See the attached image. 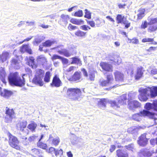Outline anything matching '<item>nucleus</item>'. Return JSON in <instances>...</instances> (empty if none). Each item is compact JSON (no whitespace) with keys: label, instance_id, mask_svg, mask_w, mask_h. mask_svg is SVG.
<instances>
[{"label":"nucleus","instance_id":"5fc2aeb1","mask_svg":"<svg viewBox=\"0 0 157 157\" xmlns=\"http://www.w3.org/2000/svg\"><path fill=\"white\" fill-rule=\"evenodd\" d=\"M96 22V24L97 27H100L102 25V20L101 19L98 18L95 20Z\"/></svg>","mask_w":157,"mask_h":157},{"label":"nucleus","instance_id":"ea45409f","mask_svg":"<svg viewBox=\"0 0 157 157\" xmlns=\"http://www.w3.org/2000/svg\"><path fill=\"white\" fill-rule=\"evenodd\" d=\"M51 75H52L49 71L47 72L44 77V81L46 82H49Z\"/></svg>","mask_w":157,"mask_h":157},{"label":"nucleus","instance_id":"f704fd0d","mask_svg":"<svg viewBox=\"0 0 157 157\" xmlns=\"http://www.w3.org/2000/svg\"><path fill=\"white\" fill-rule=\"evenodd\" d=\"M37 62L41 63L42 65L46 62V59L44 56L41 55L38 56L37 58Z\"/></svg>","mask_w":157,"mask_h":157},{"label":"nucleus","instance_id":"aec40b11","mask_svg":"<svg viewBox=\"0 0 157 157\" xmlns=\"http://www.w3.org/2000/svg\"><path fill=\"white\" fill-rule=\"evenodd\" d=\"M27 122L26 121H22L18 122L16 125L17 129L18 130H20L22 132L24 130V128L26 127Z\"/></svg>","mask_w":157,"mask_h":157},{"label":"nucleus","instance_id":"69168bd1","mask_svg":"<svg viewBox=\"0 0 157 157\" xmlns=\"http://www.w3.org/2000/svg\"><path fill=\"white\" fill-rule=\"evenodd\" d=\"M77 28L76 26H73L71 24H70L68 27V29L70 30H74Z\"/></svg>","mask_w":157,"mask_h":157},{"label":"nucleus","instance_id":"a18cd8bd","mask_svg":"<svg viewBox=\"0 0 157 157\" xmlns=\"http://www.w3.org/2000/svg\"><path fill=\"white\" fill-rule=\"evenodd\" d=\"M37 146L39 147L46 150L47 147V146L46 144L42 143L40 141L38 142L37 143Z\"/></svg>","mask_w":157,"mask_h":157},{"label":"nucleus","instance_id":"052dcab7","mask_svg":"<svg viewBox=\"0 0 157 157\" xmlns=\"http://www.w3.org/2000/svg\"><path fill=\"white\" fill-rule=\"evenodd\" d=\"M82 10H79L75 12L74 16L77 17H81L82 15Z\"/></svg>","mask_w":157,"mask_h":157},{"label":"nucleus","instance_id":"338daca9","mask_svg":"<svg viewBox=\"0 0 157 157\" xmlns=\"http://www.w3.org/2000/svg\"><path fill=\"white\" fill-rule=\"evenodd\" d=\"M87 23L91 27H94L95 26V22L93 21H87Z\"/></svg>","mask_w":157,"mask_h":157},{"label":"nucleus","instance_id":"e433bc0d","mask_svg":"<svg viewBox=\"0 0 157 157\" xmlns=\"http://www.w3.org/2000/svg\"><path fill=\"white\" fill-rule=\"evenodd\" d=\"M60 20L65 24L68 23V20L70 19L69 16L68 15H65L64 14H62L61 16Z\"/></svg>","mask_w":157,"mask_h":157},{"label":"nucleus","instance_id":"de8ad7c7","mask_svg":"<svg viewBox=\"0 0 157 157\" xmlns=\"http://www.w3.org/2000/svg\"><path fill=\"white\" fill-rule=\"evenodd\" d=\"M139 129V127H137L136 126H133L128 128V131L129 132L132 133L134 132V131H137Z\"/></svg>","mask_w":157,"mask_h":157},{"label":"nucleus","instance_id":"39448f33","mask_svg":"<svg viewBox=\"0 0 157 157\" xmlns=\"http://www.w3.org/2000/svg\"><path fill=\"white\" fill-rule=\"evenodd\" d=\"M107 80H100V85L101 86H109L110 88H114L115 86V85H112L114 82L113 77L112 75H107Z\"/></svg>","mask_w":157,"mask_h":157},{"label":"nucleus","instance_id":"09e8293b","mask_svg":"<svg viewBox=\"0 0 157 157\" xmlns=\"http://www.w3.org/2000/svg\"><path fill=\"white\" fill-rule=\"evenodd\" d=\"M136 95V92H131L129 93L128 95V99L130 100L134 99Z\"/></svg>","mask_w":157,"mask_h":157},{"label":"nucleus","instance_id":"cd10ccee","mask_svg":"<svg viewBox=\"0 0 157 157\" xmlns=\"http://www.w3.org/2000/svg\"><path fill=\"white\" fill-rule=\"evenodd\" d=\"M106 99L105 98L101 99H100V100L98 101V105L101 108L104 109L106 106Z\"/></svg>","mask_w":157,"mask_h":157},{"label":"nucleus","instance_id":"c85d7f7f","mask_svg":"<svg viewBox=\"0 0 157 157\" xmlns=\"http://www.w3.org/2000/svg\"><path fill=\"white\" fill-rule=\"evenodd\" d=\"M135 69V67L132 65H130L128 68L126 69V71L127 74L129 75H130L131 77H132L134 75V70Z\"/></svg>","mask_w":157,"mask_h":157},{"label":"nucleus","instance_id":"3c124183","mask_svg":"<svg viewBox=\"0 0 157 157\" xmlns=\"http://www.w3.org/2000/svg\"><path fill=\"white\" fill-rule=\"evenodd\" d=\"M86 33L81 31H78L76 32L75 34L78 36L82 37L85 36Z\"/></svg>","mask_w":157,"mask_h":157},{"label":"nucleus","instance_id":"423d86ee","mask_svg":"<svg viewBox=\"0 0 157 157\" xmlns=\"http://www.w3.org/2000/svg\"><path fill=\"white\" fill-rule=\"evenodd\" d=\"M6 115L5 117V121L7 123L11 122L14 117V110L13 109H10L7 107H6Z\"/></svg>","mask_w":157,"mask_h":157},{"label":"nucleus","instance_id":"864d4df0","mask_svg":"<svg viewBox=\"0 0 157 157\" xmlns=\"http://www.w3.org/2000/svg\"><path fill=\"white\" fill-rule=\"evenodd\" d=\"M38 137V136L37 135H33L29 137V138L28 139V140L29 141V142H32L33 141H34Z\"/></svg>","mask_w":157,"mask_h":157},{"label":"nucleus","instance_id":"f8f14e48","mask_svg":"<svg viewBox=\"0 0 157 157\" xmlns=\"http://www.w3.org/2000/svg\"><path fill=\"white\" fill-rule=\"evenodd\" d=\"M144 71V70L142 67H138L137 69L135 75V79L139 80L143 76Z\"/></svg>","mask_w":157,"mask_h":157},{"label":"nucleus","instance_id":"5701e85b","mask_svg":"<svg viewBox=\"0 0 157 157\" xmlns=\"http://www.w3.org/2000/svg\"><path fill=\"white\" fill-rule=\"evenodd\" d=\"M6 76V73L5 71L4 68L0 67V78L3 83L5 84L6 82L5 80V77Z\"/></svg>","mask_w":157,"mask_h":157},{"label":"nucleus","instance_id":"6e6552de","mask_svg":"<svg viewBox=\"0 0 157 157\" xmlns=\"http://www.w3.org/2000/svg\"><path fill=\"white\" fill-rule=\"evenodd\" d=\"M60 55H63L65 56L69 57L71 55V54L66 49L63 48V45L58 46L53 48Z\"/></svg>","mask_w":157,"mask_h":157},{"label":"nucleus","instance_id":"20e7f679","mask_svg":"<svg viewBox=\"0 0 157 157\" xmlns=\"http://www.w3.org/2000/svg\"><path fill=\"white\" fill-rule=\"evenodd\" d=\"M148 116L150 118H153L154 115L152 112L148 111L143 110L140 112L139 113H136L133 114L132 117V119L137 121H140L141 120L142 117Z\"/></svg>","mask_w":157,"mask_h":157},{"label":"nucleus","instance_id":"9b49d317","mask_svg":"<svg viewBox=\"0 0 157 157\" xmlns=\"http://www.w3.org/2000/svg\"><path fill=\"white\" fill-rule=\"evenodd\" d=\"M144 108L148 110L153 109L157 111V100L154 101L152 103L149 102L146 104Z\"/></svg>","mask_w":157,"mask_h":157},{"label":"nucleus","instance_id":"b1692460","mask_svg":"<svg viewBox=\"0 0 157 157\" xmlns=\"http://www.w3.org/2000/svg\"><path fill=\"white\" fill-rule=\"evenodd\" d=\"M138 155L141 157H150L151 155V153L149 151L142 149L139 153Z\"/></svg>","mask_w":157,"mask_h":157},{"label":"nucleus","instance_id":"4c0bfd02","mask_svg":"<svg viewBox=\"0 0 157 157\" xmlns=\"http://www.w3.org/2000/svg\"><path fill=\"white\" fill-rule=\"evenodd\" d=\"M109 103L110 104L111 107L115 109L119 107L120 105H121L119 104L118 101L117 103L115 101H109Z\"/></svg>","mask_w":157,"mask_h":157},{"label":"nucleus","instance_id":"393cba45","mask_svg":"<svg viewBox=\"0 0 157 157\" xmlns=\"http://www.w3.org/2000/svg\"><path fill=\"white\" fill-rule=\"evenodd\" d=\"M9 58V53L8 52H4L0 55V60L2 63L6 61Z\"/></svg>","mask_w":157,"mask_h":157},{"label":"nucleus","instance_id":"603ef678","mask_svg":"<svg viewBox=\"0 0 157 157\" xmlns=\"http://www.w3.org/2000/svg\"><path fill=\"white\" fill-rule=\"evenodd\" d=\"M113 61L117 64H120L121 62V58L119 56H116L115 58Z\"/></svg>","mask_w":157,"mask_h":157},{"label":"nucleus","instance_id":"680f3d73","mask_svg":"<svg viewBox=\"0 0 157 157\" xmlns=\"http://www.w3.org/2000/svg\"><path fill=\"white\" fill-rule=\"evenodd\" d=\"M80 28L85 31H87L88 30V29H91V28L89 26L86 25H84L81 26Z\"/></svg>","mask_w":157,"mask_h":157},{"label":"nucleus","instance_id":"e2e57ef3","mask_svg":"<svg viewBox=\"0 0 157 157\" xmlns=\"http://www.w3.org/2000/svg\"><path fill=\"white\" fill-rule=\"evenodd\" d=\"M153 41V39L150 38H144L142 40L143 42H152Z\"/></svg>","mask_w":157,"mask_h":157},{"label":"nucleus","instance_id":"37998d69","mask_svg":"<svg viewBox=\"0 0 157 157\" xmlns=\"http://www.w3.org/2000/svg\"><path fill=\"white\" fill-rule=\"evenodd\" d=\"M80 78V75L78 72H76L72 76L73 80L76 81H78Z\"/></svg>","mask_w":157,"mask_h":157},{"label":"nucleus","instance_id":"473e14b6","mask_svg":"<svg viewBox=\"0 0 157 157\" xmlns=\"http://www.w3.org/2000/svg\"><path fill=\"white\" fill-rule=\"evenodd\" d=\"M148 21V25H151L156 24L157 23V17L155 18H153L151 17H149L147 18Z\"/></svg>","mask_w":157,"mask_h":157},{"label":"nucleus","instance_id":"9d476101","mask_svg":"<svg viewBox=\"0 0 157 157\" xmlns=\"http://www.w3.org/2000/svg\"><path fill=\"white\" fill-rule=\"evenodd\" d=\"M48 140L51 142L52 144L55 146L58 145L60 142L59 137L58 136L54 137L53 134L49 135Z\"/></svg>","mask_w":157,"mask_h":157},{"label":"nucleus","instance_id":"7ed1b4c3","mask_svg":"<svg viewBox=\"0 0 157 157\" xmlns=\"http://www.w3.org/2000/svg\"><path fill=\"white\" fill-rule=\"evenodd\" d=\"M67 94L70 99L74 100H80L81 91L78 88H69L67 91Z\"/></svg>","mask_w":157,"mask_h":157},{"label":"nucleus","instance_id":"4468645a","mask_svg":"<svg viewBox=\"0 0 157 157\" xmlns=\"http://www.w3.org/2000/svg\"><path fill=\"white\" fill-rule=\"evenodd\" d=\"M147 142V140L146 138V134L144 133L139 138L138 143L140 145L144 146L146 145Z\"/></svg>","mask_w":157,"mask_h":157},{"label":"nucleus","instance_id":"a211bd4d","mask_svg":"<svg viewBox=\"0 0 157 157\" xmlns=\"http://www.w3.org/2000/svg\"><path fill=\"white\" fill-rule=\"evenodd\" d=\"M12 94V92L10 90L4 89L2 90V88L0 87V95L3 97L8 98Z\"/></svg>","mask_w":157,"mask_h":157},{"label":"nucleus","instance_id":"2eb2a0df","mask_svg":"<svg viewBox=\"0 0 157 157\" xmlns=\"http://www.w3.org/2000/svg\"><path fill=\"white\" fill-rule=\"evenodd\" d=\"M28 64L33 68H35L37 67L36 64L34 61V59L33 57H26L25 58Z\"/></svg>","mask_w":157,"mask_h":157},{"label":"nucleus","instance_id":"13d9d810","mask_svg":"<svg viewBox=\"0 0 157 157\" xmlns=\"http://www.w3.org/2000/svg\"><path fill=\"white\" fill-rule=\"evenodd\" d=\"M56 150V149H55V148L52 147H51L48 149H47L46 151L49 153L52 154L53 152H55Z\"/></svg>","mask_w":157,"mask_h":157},{"label":"nucleus","instance_id":"a878e982","mask_svg":"<svg viewBox=\"0 0 157 157\" xmlns=\"http://www.w3.org/2000/svg\"><path fill=\"white\" fill-rule=\"evenodd\" d=\"M20 51L22 53L26 52L29 54H31L32 52V50L29 48V45H23L21 48Z\"/></svg>","mask_w":157,"mask_h":157},{"label":"nucleus","instance_id":"2f4dec72","mask_svg":"<svg viewBox=\"0 0 157 157\" xmlns=\"http://www.w3.org/2000/svg\"><path fill=\"white\" fill-rule=\"evenodd\" d=\"M124 16H122L121 15L118 14L116 17V20L117 21L118 24L123 23L125 24L127 23L126 22L124 21Z\"/></svg>","mask_w":157,"mask_h":157},{"label":"nucleus","instance_id":"6ab92c4d","mask_svg":"<svg viewBox=\"0 0 157 157\" xmlns=\"http://www.w3.org/2000/svg\"><path fill=\"white\" fill-rule=\"evenodd\" d=\"M21 61L17 58H13L11 61V65L12 67L16 69L20 68L21 66Z\"/></svg>","mask_w":157,"mask_h":157},{"label":"nucleus","instance_id":"f03ea898","mask_svg":"<svg viewBox=\"0 0 157 157\" xmlns=\"http://www.w3.org/2000/svg\"><path fill=\"white\" fill-rule=\"evenodd\" d=\"M23 76L21 78L18 73L17 72L10 73L8 77V79L10 84L12 86L21 87L23 86L25 83L24 78Z\"/></svg>","mask_w":157,"mask_h":157},{"label":"nucleus","instance_id":"0e129e2a","mask_svg":"<svg viewBox=\"0 0 157 157\" xmlns=\"http://www.w3.org/2000/svg\"><path fill=\"white\" fill-rule=\"evenodd\" d=\"M62 58V57L58 56L57 55H54L52 57V60L54 61L56 59H61Z\"/></svg>","mask_w":157,"mask_h":157},{"label":"nucleus","instance_id":"6e6d98bb","mask_svg":"<svg viewBox=\"0 0 157 157\" xmlns=\"http://www.w3.org/2000/svg\"><path fill=\"white\" fill-rule=\"evenodd\" d=\"M128 40L130 41L129 43H132L134 44H137L139 43L138 40L136 38H133L132 40L128 39Z\"/></svg>","mask_w":157,"mask_h":157},{"label":"nucleus","instance_id":"8fccbe9b","mask_svg":"<svg viewBox=\"0 0 157 157\" xmlns=\"http://www.w3.org/2000/svg\"><path fill=\"white\" fill-rule=\"evenodd\" d=\"M63 154V150L62 149H57L56 150L55 152V154L56 156L58 155H62Z\"/></svg>","mask_w":157,"mask_h":157},{"label":"nucleus","instance_id":"bf43d9fd","mask_svg":"<svg viewBox=\"0 0 157 157\" xmlns=\"http://www.w3.org/2000/svg\"><path fill=\"white\" fill-rule=\"evenodd\" d=\"M85 11V17L89 19H90L91 17V13L86 9Z\"/></svg>","mask_w":157,"mask_h":157},{"label":"nucleus","instance_id":"1a4fd4ad","mask_svg":"<svg viewBox=\"0 0 157 157\" xmlns=\"http://www.w3.org/2000/svg\"><path fill=\"white\" fill-rule=\"evenodd\" d=\"M63 85V83L58 76L56 75L53 77L50 85L52 87H59Z\"/></svg>","mask_w":157,"mask_h":157},{"label":"nucleus","instance_id":"0eeeda50","mask_svg":"<svg viewBox=\"0 0 157 157\" xmlns=\"http://www.w3.org/2000/svg\"><path fill=\"white\" fill-rule=\"evenodd\" d=\"M10 145L12 147L17 150L20 149V147L18 145L19 141L17 138L10 133L9 135Z\"/></svg>","mask_w":157,"mask_h":157},{"label":"nucleus","instance_id":"72a5a7b5","mask_svg":"<svg viewBox=\"0 0 157 157\" xmlns=\"http://www.w3.org/2000/svg\"><path fill=\"white\" fill-rule=\"evenodd\" d=\"M70 22L73 24L77 25H80L83 24V21L81 19L75 18H72L70 20Z\"/></svg>","mask_w":157,"mask_h":157},{"label":"nucleus","instance_id":"c756f323","mask_svg":"<svg viewBox=\"0 0 157 157\" xmlns=\"http://www.w3.org/2000/svg\"><path fill=\"white\" fill-rule=\"evenodd\" d=\"M127 95L126 94H123L118 98V101L119 104L121 105L126 103L127 100Z\"/></svg>","mask_w":157,"mask_h":157},{"label":"nucleus","instance_id":"774afa93","mask_svg":"<svg viewBox=\"0 0 157 157\" xmlns=\"http://www.w3.org/2000/svg\"><path fill=\"white\" fill-rule=\"evenodd\" d=\"M60 59L62 60V63L64 64H67L68 63V60L67 59L62 57Z\"/></svg>","mask_w":157,"mask_h":157},{"label":"nucleus","instance_id":"4d7b16f0","mask_svg":"<svg viewBox=\"0 0 157 157\" xmlns=\"http://www.w3.org/2000/svg\"><path fill=\"white\" fill-rule=\"evenodd\" d=\"M95 78V72L94 71L90 72L89 75V78L91 81H93Z\"/></svg>","mask_w":157,"mask_h":157},{"label":"nucleus","instance_id":"79ce46f5","mask_svg":"<svg viewBox=\"0 0 157 157\" xmlns=\"http://www.w3.org/2000/svg\"><path fill=\"white\" fill-rule=\"evenodd\" d=\"M72 59V61L71 63V64H76L79 66L82 65L81 61L80 59L76 57L73 58Z\"/></svg>","mask_w":157,"mask_h":157},{"label":"nucleus","instance_id":"7c9ffc66","mask_svg":"<svg viewBox=\"0 0 157 157\" xmlns=\"http://www.w3.org/2000/svg\"><path fill=\"white\" fill-rule=\"evenodd\" d=\"M37 126V124L36 123L33 122L28 125L27 128L32 132H34L35 131V129Z\"/></svg>","mask_w":157,"mask_h":157},{"label":"nucleus","instance_id":"c03bdc74","mask_svg":"<svg viewBox=\"0 0 157 157\" xmlns=\"http://www.w3.org/2000/svg\"><path fill=\"white\" fill-rule=\"evenodd\" d=\"M150 25L149 27L148 31L150 32H154L157 29V25L154 24Z\"/></svg>","mask_w":157,"mask_h":157},{"label":"nucleus","instance_id":"412c9836","mask_svg":"<svg viewBox=\"0 0 157 157\" xmlns=\"http://www.w3.org/2000/svg\"><path fill=\"white\" fill-rule=\"evenodd\" d=\"M115 79L117 81H122L123 80L124 75L120 72L116 71L114 73Z\"/></svg>","mask_w":157,"mask_h":157},{"label":"nucleus","instance_id":"c9c22d12","mask_svg":"<svg viewBox=\"0 0 157 157\" xmlns=\"http://www.w3.org/2000/svg\"><path fill=\"white\" fill-rule=\"evenodd\" d=\"M56 42L53 40H48L43 43L42 46L45 47H49Z\"/></svg>","mask_w":157,"mask_h":157},{"label":"nucleus","instance_id":"f3484780","mask_svg":"<svg viewBox=\"0 0 157 157\" xmlns=\"http://www.w3.org/2000/svg\"><path fill=\"white\" fill-rule=\"evenodd\" d=\"M42 78L35 75L32 80V82L35 85H39L40 86H42L44 85Z\"/></svg>","mask_w":157,"mask_h":157},{"label":"nucleus","instance_id":"49530a36","mask_svg":"<svg viewBox=\"0 0 157 157\" xmlns=\"http://www.w3.org/2000/svg\"><path fill=\"white\" fill-rule=\"evenodd\" d=\"M78 138L74 135H72L71 139V142L73 144H76L78 142Z\"/></svg>","mask_w":157,"mask_h":157},{"label":"nucleus","instance_id":"a19ab883","mask_svg":"<svg viewBox=\"0 0 157 157\" xmlns=\"http://www.w3.org/2000/svg\"><path fill=\"white\" fill-rule=\"evenodd\" d=\"M44 71L43 70L41 69H37L36 70L35 75L43 78L44 77Z\"/></svg>","mask_w":157,"mask_h":157},{"label":"nucleus","instance_id":"4be33fe9","mask_svg":"<svg viewBox=\"0 0 157 157\" xmlns=\"http://www.w3.org/2000/svg\"><path fill=\"white\" fill-rule=\"evenodd\" d=\"M145 9L144 8H140L137 11V19H141L145 15Z\"/></svg>","mask_w":157,"mask_h":157},{"label":"nucleus","instance_id":"58836bf2","mask_svg":"<svg viewBox=\"0 0 157 157\" xmlns=\"http://www.w3.org/2000/svg\"><path fill=\"white\" fill-rule=\"evenodd\" d=\"M148 71L151 74L155 75L157 74V69L153 66L149 67Z\"/></svg>","mask_w":157,"mask_h":157},{"label":"nucleus","instance_id":"bb28decb","mask_svg":"<svg viewBox=\"0 0 157 157\" xmlns=\"http://www.w3.org/2000/svg\"><path fill=\"white\" fill-rule=\"evenodd\" d=\"M117 155L118 157H128V154L125 151L119 149L116 151Z\"/></svg>","mask_w":157,"mask_h":157},{"label":"nucleus","instance_id":"f257e3e1","mask_svg":"<svg viewBox=\"0 0 157 157\" xmlns=\"http://www.w3.org/2000/svg\"><path fill=\"white\" fill-rule=\"evenodd\" d=\"M139 94L138 98L140 100L146 101L148 99L149 95L151 97L157 96V86H153L151 87H141L138 90Z\"/></svg>","mask_w":157,"mask_h":157},{"label":"nucleus","instance_id":"dca6fc26","mask_svg":"<svg viewBox=\"0 0 157 157\" xmlns=\"http://www.w3.org/2000/svg\"><path fill=\"white\" fill-rule=\"evenodd\" d=\"M100 66L104 70L107 71H112L113 68L112 65L107 63L102 62L100 63Z\"/></svg>","mask_w":157,"mask_h":157},{"label":"nucleus","instance_id":"ddd939ff","mask_svg":"<svg viewBox=\"0 0 157 157\" xmlns=\"http://www.w3.org/2000/svg\"><path fill=\"white\" fill-rule=\"evenodd\" d=\"M140 103L138 101L135 100L129 101L128 103V107L130 110H133L134 108H136L140 107Z\"/></svg>","mask_w":157,"mask_h":157}]
</instances>
